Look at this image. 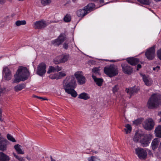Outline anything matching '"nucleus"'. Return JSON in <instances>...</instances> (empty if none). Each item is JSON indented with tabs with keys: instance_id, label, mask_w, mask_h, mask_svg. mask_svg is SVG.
I'll return each instance as SVG.
<instances>
[{
	"instance_id": "bf43d9fd",
	"label": "nucleus",
	"mask_w": 161,
	"mask_h": 161,
	"mask_svg": "<svg viewBox=\"0 0 161 161\" xmlns=\"http://www.w3.org/2000/svg\"><path fill=\"white\" fill-rule=\"evenodd\" d=\"M2 111L1 109H0V115H2Z\"/></svg>"
},
{
	"instance_id": "473e14b6",
	"label": "nucleus",
	"mask_w": 161,
	"mask_h": 161,
	"mask_svg": "<svg viewBox=\"0 0 161 161\" xmlns=\"http://www.w3.org/2000/svg\"><path fill=\"white\" fill-rule=\"evenodd\" d=\"M13 154L15 158L18 159L20 161H25V159L23 158V157L16 155L14 153H13Z\"/></svg>"
},
{
	"instance_id": "052dcab7",
	"label": "nucleus",
	"mask_w": 161,
	"mask_h": 161,
	"mask_svg": "<svg viewBox=\"0 0 161 161\" xmlns=\"http://www.w3.org/2000/svg\"><path fill=\"white\" fill-rule=\"evenodd\" d=\"M159 147L161 148V141L160 143V145L159 146Z\"/></svg>"
},
{
	"instance_id": "6e6552de",
	"label": "nucleus",
	"mask_w": 161,
	"mask_h": 161,
	"mask_svg": "<svg viewBox=\"0 0 161 161\" xmlns=\"http://www.w3.org/2000/svg\"><path fill=\"white\" fill-rule=\"evenodd\" d=\"M135 153L141 159H145L147 156L146 150L141 147H137L135 149Z\"/></svg>"
},
{
	"instance_id": "8fccbe9b",
	"label": "nucleus",
	"mask_w": 161,
	"mask_h": 161,
	"mask_svg": "<svg viewBox=\"0 0 161 161\" xmlns=\"http://www.w3.org/2000/svg\"><path fill=\"white\" fill-rule=\"evenodd\" d=\"M77 15L79 17H80V10H78L77 11Z\"/></svg>"
},
{
	"instance_id": "37998d69",
	"label": "nucleus",
	"mask_w": 161,
	"mask_h": 161,
	"mask_svg": "<svg viewBox=\"0 0 161 161\" xmlns=\"http://www.w3.org/2000/svg\"><path fill=\"white\" fill-rule=\"evenodd\" d=\"M82 72L81 71V74ZM86 82V79L85 77L82 75L81 74V85L85 83Z\"/></svg>"
},
{
	"instance_id": "20e7f679",
	"label": "nucleus",
	"mask_w": 161,
	"mask_h": 161,
	"mask_svg": "<svg viewBox=\"0 0 161 161\" xmlns=\"http://www.w3.org/2000/svg\"><path fill=\"white\" fill-rule=\"evenodd\" d=\"M104 72L108 77L111 78L117 75L119 72L118 68L114 64L104 67Z\"/></svg>"
},
{
	"instance_id": "b1692460",
	"label": "nucleus",
	"mask_w": 161,
	"mask_h": 161,
	"mask_svg": "<svg viewBox=\"0 0 161 161\" xmlns=\"http://www.w3.org/2000/svg\"><path fill=\"white\" fill-rule=\"evenodd\" d=\"M154 132L156 137L161 138V125H158L156 127Z\"/></svg>"
},
{
	"instance_id": "3c124183",
	"label": "nucleus",
	"mask_w": 161,
	"mask_h": 161,
	"mask_svg": "<svg viewBox=\"0 0 161 161\" xmlns=\"http://www.w3.org/2000/svg\"><path fill=\"white\" fill-rule=\"evenodd\" d=\"M142 67V66L140 64H138L137 65V68L136 70H138L139 69L141 68Z\"/></svg>"
},
{
	"instance_id": "2eb2a0df",
	"label": "nucleus",
	"mask_w": 161,
	"mask_h": 161,
	"mask_svg": "<svg viewBox=\"0 0 161 161\" xmlns=\"http://www.w3.org/2000/svg\"><path fill=\"white\" fill-rule=\"evenodd\" d=\"M139 90V89H138L137 87L134 86L133 87L126 88L125 91L130 96L129 97L130 98L132 95L136 93Z\"/></svg>"
},
{
	"instance_id": "0eeeda50",
	"label": "nucleus",
	"mask_w": 161,
	"mask_h": 161,
	"mask_svg": "<svg viewBox=\"0 0 161 161\" xmlns=\"http://www.w3.org/2000/svg\"><path fill=\"white\" fill-rule=\"evenodd\" d=\"M94 4L92 3H89L87 6L84 7V9H81V19L85 15L93 11L95 8Z\"/></svg>"
},
{
	"instance_id": "f03ea898",
	"label": "nucleus",
	"mask_w": 161,
	"mask_h": 161,
	"mask_svg": "<svg viewBox=\"0 0 161 161\" xmlns=\"http://www.w3.org/2000/svg\"><path fill=\"white\" fill-rule=\"evenodd\" d=\"M29 75L30 73L26 68L20 66L14 75L15 79L13 83H18L21 81H24L28 78Z\"/></svg>"
},
{
	"instance_id": "e2e57ef3",
	"label": "nucleus",
	"mask_w": 161,
	"mask_h": 161,
	"mask_svg": "<svg viewBox=\"0 0 161 161\" xmlns=\"http://www.w3.org/2000/svg\"><path fill=\"white\" fill-rule=\"evenodd\" d=\"M149 153H151V154H152V153H151V151H150V150H149Z\"/></svg>"
},
{
	"instance_id": "cd10ccee",
	"label": "nucleus",
	"mask_w": 161,
	"mask_h": 161,
	"mask_svg": "<svg viewBox=\"0 0 161 161\" xmlns=\"http://www.w3.org/2000/svg\"><path fill=\"white\" fill-rule=\"evenodd\" d=\"M75 76L79 84H80V71H78L76 72L75 74Z\"/></svg>"
},
{
	"instance_id": "9b49d317",
	"label": "nucleus",
	"mask_w": 161,
	"mask_h": 161,
	"mask_svg": "<svg viewBox=\"0 0 161 161\" xmlns=\"http://www.w3.org/2000/svg\"><path fill=\"white\" fill-rule=\"evenodd\" d=\"M121 66L123 72L125 74L131 75L133 71V69L127 64H122Z\"/></svg>"
},
{
	"instance_id": "aec40b11",
	"label": "nucleus",
	"mask_w": 161,
	"mask_h": 161,
	"mask_svg": "<svg viewBox=\"0 0 161 161\" xmlns=\"http://www.w3.org/2000/svg\"><path fill=\"white\" fill-rule=\"evenodd\" d=\"M159 142L160 140L158 138L154 139L152 141L151 146L153 150L155 151L156 149L158 148Z\"/></svg>"
},
{
	"instance_id": "5fc2aeb1",
	"label": "nucleus",
	"mask_w": 161,
	"mask_h": 161,
	"mask_svg": "<svg viewBox=\"0 0 161 161\" xmlns=\"http://www.w3.org/2000/svg\"><path fill=\"white\" fill-rule=\"evenodd\" d=\"M118 61L117 60H110V62H114Z\"/></svg>"
},
{
	"instance_id": "72a5a7b5",
	"label": "nucleus",
	"mask_w": 161,
	"mask_h": 161,
	"mask_svg": "<svg viewBox=\"0 0 161 161\" xmlns=\"http://www.w3.org/2000/svg\"><path fill=\"white\" fill-rule=\"evenodd\" d=\"M64 19L65 22H69L71 20V16L69 14H67L64 18Z\"/></svg>"
},
{
	"instance_id": "4c0bfd02",
	"label": "nucleus",
	"mask_w": 161,
	"mask_h": 161,
	"mask_svg": "<svg viewBox=\"0 0 161 161\" xmlns=\"http://www.w3.org/2000/svg\"><path fill=\"white\" fill-rule=\"evenodd\" d=\"M58 79H60L63 77L66 76V74L64 72H60L58 73Z\"/></svg>"
},
{
	"instance_id": "2f4dec72",
	"label": "nucleus",
	"mask_w": 161,
	"mask_h": 161,
	"mask_svg": "<svg viewBox=\"0 0 161 161\" xmlns=\"http://www.w3.org/2000/svg\"><path fill=\"white\" fill-rule=\"evenodd\" d=\"M56 72L55 67L50 66L48 68L47 73L48 74H50L52 72Z\"/></svg>"
},
{
	"instance_id": "6ab92c4d",
	"label": "nucleus",
	"mask_w": 161,
	"mask_h": 161,
	"mask_svg": "<svg viewBox=\"0 0 161 161\" xmlns=\"http://www.w3.org/2000/svg\"><path fill=\"white\" fill-rule=\"evenodd\" d=\"M92 77L96 84L99 86H101L103 82V80L102 78H97L96 76L92 75Z\"/></svg>"
},
{
	"instance_id": "49530a36",
	"label": "nucleus",
	"mask_w": 161,
	"mask_h": 161,
	"mask_svg": "<svg viewBox=\"0 0 161 161\" xmlns=\"http://www.w3.org/2000/svg\"><path fill=\"white\" fill-rule=\"evenodd\" d=\"M33 97H36V98H39L40 99H41L42 100H47V98L45 97H38V96H34Z\"/></svg>"
},
{
	"instance_id": "7c9ffc66",
	"label": "nucleus",
	"mask_w": 161,
	"mask_h": 161,
	"mask_svg": "<svg viewBox=\"0 0 161 161\" xmlns=\"http://www.w3.org/2000/svg\"><path fill=\"white\" fill-rule=\"evenodd\" d=\"M141 3L144 5H149L151 3L150 0H137Z\"/></svg>"
},
{
	"instance_id": "79ce46f5",
	"label": "nucleus",
	"mask_w": 161,
	"mask_h": 161,
	"mask_svg": "<svg viewBox=\"0 0 161 161\" xmlns=\"http://www.w3.org/2000/svg\"><path fill=\"white\" fill-rule=\"evenodd\" d=\"M157 53L158 58L161 61V48L157 51Z\"/></svg>"
},
{
	"instance_id": "f704fd0d",
	"label": "nucleus",
	"mask_w": 161,
	"mask_h": 161,
	"mask_svg": "<svg viewBox=\"0 0 161 161\" xmlns=\"http://www.w3.org/2000/svg\"><path fill=\"white\" fill-rule=\"evenodd\" d=\"M51 3V0H41V3L42 4L45 6Z\"/></svg>"
},
{
	"instance_id": "ddd939ff",
	"label": "nucleus",
	"mask_w": 161,
	"mask_h": 161,
	"mask_svg": "<svg viewBox=\"0 0 161 161\" xmlns=\"http://www.w3.org/2000/svg\"><path fill=\"white\" fill-rule=\"evenodd\" d=\"M3 78L6 80H10L11 79L12 75L11 71L7 67H3Z\"/></svg>"
},
{
	"instance_id": "1a4fd4ad",
	"label": "nucleus",
	"mask_w": 161,
	"mask_h": 161,
	"mask_svg": "<svg viewBox=\"0 0 161 161\" xmlns=\"http://www.w3.org/2000/svg\"><path fill=\"white\" fill-rule=\"evenodd\" d=\"M152 139V136L150 134H143L140 143L143 147H146L149 145Z\"/></svg>"
},
{
	"instance_id": "7ed1b4c3",
	"label": "nucleus",
	"mask_w": 161,
	"mask_h": 161,
	"mask_svg": "<svg viewBox=\"0 0 161 161\" xmlns=\"http://www.w3.org/2000/svg\"><path fill=\"white\" fill-rule=\"evenodd\" d=\"M160 104L161 95L159 93H154L149 98L147 106L149 109H154L158 107Z\"/></svg>"
},
{
	"instance_id": "4be33fe9",
	"label": "nucleus",
	"mask_w": 161,
	"mask_h": 161,
	"mask_svg": "<svg viewBox=\"0 0 161 161\" xmlns=\"http://www.w3.org/2000/svg\"><path fill=\"white\" fill-rule=\"evenodd\" d=\"M21 146L19 144H17L15 145L14 148L17 152V153L19 154H23L25 152L24 151L21 149Z\"/></svg>"
},
{
	"instance_id": "393cba45",
	"label": "nucleus",
	"mask_w": 161,
	"mask_h": 161,
	"mask_svg": "<svg viewBox=\"0 0 161 161\" xmlns=\"http://www.w3.org/2000/svg\"><path fill=\"white\" fill-rule=\"evenodd\" d=\"M144 134H142L138 133H136L133 138V141L136 142H138L139 140L140 142L142 137L143 136Z\"/></svg>"
},
{
	"instance_id": "a18cd8bd",
	"label": "nucleus",
	"mask_w": 161,
	"mask_h": 161,
	"mask_svg": "<svg viewBox=\"0 0 161 161\" xmlns=\"http://www.w3.org/2000/svg\"><path fill=\"white\" fill-rule=\"evenodd\" d=\"M55 68L56 72L60 71L61 70L63 69V68L62 66H59L58 65H57L55 66Z\"/></svg>"
},
{
	"instance_id": "c756f323",
	"label": "nucleus",
	"mask_w": 161,
	"mask_h": 161,
	"mask_svg": "<svg viewBox=\"0 0 161 161\" xmlns=\"http://www.w3.org/2000/svg\"><path fill=\"white\" fill-rule=\"evenodd\" d=\"M16 25L18 26L21 25H25L26 24V22L25 20H18L15 22Z\"/></svg>"
},
{
	"instance_id": "6e6d98bb",
	"label": "nucleus",
	"mask_w": 161,
	"mask_h": 161,
	"mask_svg": "<svg viewBox=\"0 0 161 161\" xmlns=\"http://www.w3.org/2000/svg\"><path fill=\"white\" fill-rule=\"evenodd\" d=\"M2 115H0V120L1 121H3V120L2 119Z\"/></svg>"
},
{
	"instance_id": "4468645a",
	"label": "nucleus",
	"mask_w": 161,
	"mask_h": 161,
	"mask_svg": "<svg viewBox=\"0 0 161 161\" xmlns=\"http://www.w3.org/2000/svg\"><path fill=\"white\" fill-rule=\"evenodd\" d=\"M47 25V23L46 21L42 20L34 22L33 26L35 28L40 29L46 27Z\"/></svg>"
},
{
	"instance_id": "13d9d810",
	"label": "nucleus",
	"mask_w": 161,
	"mask_h": 161,
	"mask_svg": "<svg viewBox=\"0 0 161 161\" xmlns=\"http://www.w3.org/2000/svg\"><path fill=\"white\" fill-rule=\"evenodd\" d=\"M50 158L51 159V161H52V160H55L54 159H53V158H52V157L51 156H50Z\"/></svg>"
},
{
	"instance_id": "58836bf2",
	"label": "nucleus",
	"mask_w": 161,
	"mask_h": 161,
	"mask_svg": "<svg viewBox=\"0 0 161 161\" xmlns=\"http://www.w3.org/2000/svg\"><path fill=\"white\" fill-rule=\"evenodd\" d=\"M142 120L141 119H138L133 121V124L136 125H138L142 123Z\"/></svg>"
},
{
	"instance_id": "f8f14e48",
	"label": "nucleus",
	"mask_w": 161,
	"mask_h": 161,
	"mask_svg": "<svg viewBox=\"0 0 161 161\" xmlns=\"http://www.w3.org/2000/svg\"><path fill=\"white\" fill-rule=\"evenodd\" d=\"M46 64L44 63H42L39 64L37 69V74L40 76H42L46 72Z\"/></svg>"
},
{
	"instance_id": "c85d7f7f",
	"label": "nucleus",
	"mask_w": 161,
	"mask_h": 161,
	"mask_svg": "<svg viewBox=\"0 0 161 161\" xmlns=\"http://www.w3.org/2000/svg\"><path fill=\"white\" fill-rule=\"evenodd\" d=\"M90 98L89 95L85 92L81 93V99L86 100Z\"/></svg>"
},
{
	"instance_id": "603ef678",
	"label": "nucleus",
	"mask_w": 161,
	"mask_h": 161,
	"mask_svg": "<svg viewBox=\"0 0 161 161\" xmlns=\"http://www.w3.org/2000/svg\"><path fill=\"white\" fill-rule=\"evenodd\" d=\"M6 139H3V137L2 136L1 134L0 133V142H1L2 141H3L4 140H5Z\"/></svg>"
},
{
	"instance_id": "680f3d73",
	"label": "nucleus",
	"mask_w": 161,
	"mask_h": 161,
	"mask_svg": "<svg viewBox=\"0 0 161 161\" xmlns=\"http://www.w3.org/2000/svg\"><path fill=\"white\" fill-rule=\"evenodd\" d=\"M80 97H81V96H80V94H79L78 96V97L79 98H80Z\"/></svg>"
},
{
	"instance_id": "412c9836",
	"label": "nucleus",
	"mask_w": 161,
	"mask_h": 161,
	"mask_svg": "<svg viewBox=\"0 0 161 161\" xmlns=\"http://www.w3.org/2000/svg\"><path fill=\"white\" fill-rule=\"evenodd\" d=\"M7 141L6 140L0 142V150L5 151L7 150Z\"/></svg>"
},
{
	"instance_id": "5701e85b",
	"label": "nucleus",
	"mask_w": 161,
	"mask_h": 161,
	"mask_svg": "<svg viewBox=\"0 0 161 161\" xmlns=\"http://www.w3.org/2000/svg\"><path fill=\"white\" fill-rule=\"evenodd\" d=\"M10 160L9 157L3 153L0 152V161H9Z\"/></svg>"
},
{
	"instance_id": "c03bdc74",
	"label": "nucleus",
	"mask_w": 161,
	"mask_h": 161,
	"mask_svg": "<svg viewBox=\"0 0 161 161\" xmlns=\"http://www.w3.org/2000/svg\"><path fill=\"white\" fill-rule=\"evenodd\" d=\"M92 72L94 73H97L98 72L99 69L98 68L95 67L92 69Z\"/></svg>"
},
{
	"instance_id": "e433bc0d",
	"label": "nucleus",
	"mask_w": 161,
	"mask_h": 161,
	"mask_svg": "<svg viewBox=\"0 0 161 161\" xmlns=\"http://www.w3.org/2000/svg\"><path fill=\"white\" fill-rule=\"evenodd\" d=\"M49 77L50 78L53 79H59L58 73L54 74L53 75H50Z\"/></svg>"
},
{
	"instance_id": "4d7b16f0",
	"label": "nucleus",
	"mask_w": 161,
	"mask_h": 161,
	"mask_svg": "<svg viewBox=\"0 0 161 161\" xmlns=\"http://www.w3.org/2000/svg\"><path fill=\"white\" fill-rule=\"evenodd\" d=\"M156 2H159L161 1V0H154Z\"/></svg>"
},
{
	"instance_id": "423d86ee",
	"label": "nucleus",
	"mask_w": 161,
	"mask_h": 161,
	"mask_svg": "<svg viewBox=\"0 0 161 161\" xmlns=\"http://www.w3.org/2000/svg\"><path fill=\"white\" fill-rule=\"evenodd\" d=\"M143 125L145 129L147 130H151L153 128L155 123L152 119L148 118L144 121Z\"/></svg>"
},
{
	"instance_id": "dca6fc26",
	"label": "nucleus",
	"mask_w": 161,
	"mask_h": 161,
	"mask_svg": "<svg viewBox=\"0 0 161 161\" xmlns=\"http://www.w3.org/2000/svg\"><path fill=\"white\" fill-rule=\"evenodd\" d=\"M65 35L64 34H61L57 39L53 41L52 43L54 46H58L61 44L65 39Z\"/></svg>"
},
{
	"instance_id": "f3484780",
	"label": "nucleus",
	"mask_w": 161,
	"mask_h": 161,
	"mask_svg": "<svg viewBox=\"0 0 161 161\" xmlns=\"http://www.w3.org/2000/svg\"><path fill=\"white\" fill-rule=\"evenodd\" d=\"M126 60L128 64L132 66L136 65L140 62L138 58L134 57L128 58Z\"/></svg>"
},
{
	"instance_id": "a878e982",
	"label": "nucleus",
	"mask_w": 161,
	"mask_h": 161,
	"mask_svg": "<svg viewBox=\"0 0 161 161\" xmlns=\"http://www.w3.org/2000/svg\"><path fill=\"white\" fill-rule=\"evenodd\" d=\"M25 87V85L23 84L18 85L14 87V89L15 91L18 92L19 91Z\"/></svg>"
},
{
	"instance_id": "39448f33",
	"label": "nucleus",
	"mask_w": 161,
	"mask_h": 161,
	"mask_svg": "<svg viewBox=\"0 0 161 161\" xmlns=\"http://www.w3.org/2000/svg\"><path fill=\"white\" fill-rule=\"evenodd\" d=\"M69 58V55L67 54H62L55 57L53 59V62L57 64L64 63L67 62Z\"/></svg>"
},
{
	"instance_id": "c9c22d12",
	"label": "nucleus",
	"mask_w": 161,
	"mask_h": 161,
	"mask_svg": "<svg viewBox=\"0 0 161 161\" xmlns=\"http://www.w3.org/2000/svg\"><path fill=\"white\" fill-rule=\"evenodd\" d=\"M7 138L9 140L13 142H16V140L15 139L9 134H8L7 135Z\"/></svg>"
},
{
	"instance_id": "69168bd1",
	"label": "nucleus",
	"mask_w": 161,
	"mask_h": 161,
	"mask_svg": "<svg viewBox=\"0 0 161 161\" xmlns=\"http://www.w3.org/2000/svg\"><path fill=\"white\" fill-rule=\"evenodd\" d=\"M149 153V154H151V153Z\"/></svg>"
},
{
	"instance_id": "de8ad7c7",
	"label": "nucleus",
	"mask_w": 161,
	"mask_h": 161,
	"mask_svg": "<svg viewBox=\"0 0 161 161\" xmlns=\"http://www.w3.org/2000/svg\"><path fill=\"white\" fill-rule=\"evenodd\" d=\"M159 69L160 67L158 66H157L156 67L153 68V70H155L157 71H158L159 70Z\"/></svg>"
},
{
	"instance_id": "a19ab883",
	"label": "nucleus",
	"mask_w": 161,
	"mask_h": 161,
	"mask_svg": "<svg viewBox=\"0 0 161 161\" xmlns=\"http://www.w3.org/2000/svg\"><path fill=\"white\" fill-rule=\"evenodd\" d=\"M89 161H100V160L94 157H92L91 158H88Z\"/></svg>"
},
{
	"instance_id": "864d4df0",
	"label": "nucleus",
	"mask_w": 161,
	"mask_h": 161,
	"mask_svg": "<svg viewBox=\"0 0 161 161\" xmlns=\"http://www.w3.org/2000/svg\"><path fill=\"white\" fill-rule=\"evenodd\" d=\"M5 2V0H0V4H3Z\"/></svg>"
},
{
	"instance_id": "338daca9",
	"label": "nucleus",
	"mask_w": 161,
	"mask_h": 161,
	"mask_svg": "<svg viewBox=\"0 0 161 161\" xmlns=\"http://www.w3.org/2000/svg\"><path fill=\"white\" fill-rule=\"evenodd\" d=\"M55 161V160H52V161Z\"/></svg>"
},
{
	"instance_id": "f257e3e1",
	"label": "nucleus",
	"mask_w": 161,
	"mask_h": 161,
	"mask_svg": "<svg viewBox=\"0 0 161 161\" xmlns=\"http://www.w3.org/2000/svg\"><path fill=\"white\" fill-rule=\"evenodd\" d=\"M63 87L65 92L70 95L72 97H75L77 95L76 92L74 90L76 84L75 78L72 76H67L64 80L63 83Z\"/></svg>"
},
{
	"instance_id": "0e129e2a",
	"label": "nucleus",
	"mask_w": 161,
	"mask_h": 161,
	"mask_svg": "<svg viewBox=\"0 0 161 161\" xmlns=\"http://www.w3.org/2000/svg\"><path fill=\"white\" fill-rule=\"evenodd\" d=\"M160 121H161V118H160Z\"/></svg>"
},
{
	"instance_id": "a211bd4d",
	"label": "nucleus",
	"mask_w": 161,
	"mask_h": 161,
	"mask_svg": "<svg viewBox=\"0 0 161 161\" xmlns=\"http://www.w3.org/2000/svg\"><path fill=\"white\" fill-rule=\"evenodd\" d=\"M141 75L145 85L147 86H150L152 85L153 82L152 79L148 78L144 74H141Z\"/></svg>"
},
{
	"instance_id": "bb28decb",
	"label": "nucleus",
	"mask_w": 161,
	"mask_h": 161,
	"mask_svg": "<svg viewBox=\"0 0 161 161\" xmlns=\"http://www.w3.org/2000/svg\"><path fill=\"white\" fill-rule=\"evenodd\" d=\"M125 128L124 129V130L125 131L126 134H128L130 133L132 130V127L131 125L129 124H127L125 126Z\"/></svg>"
},
{
	"instance_id": "ea45409f",
	"label": "nucleus",
	"mask_w": 161,
	"mask_h": 161,
	"mask_svg": "<svg viewBox=\"0 0 161 161\" xmlns=\"http://www.w3.org/2000/svg\"><path fill=\"white\" fill-rule=\"evenodd\" d=\"M119 89V85H115L113 88V92L114 93L117 92Z\"/></svg>"
},
{
	"instance_id": "9d476101",
	"label": "nucleus",
	"mask_w": 161,
	"mask_h": 161,
	"mask_svg": "<svg viewBox=\"0 0 161 161\" xmlns=\"http://www.w3.org/2000/svg\"><path fill=\"white\" fill-rule=\"evenodd\" d=\"M155 55V46H153L147 49L145 53L147 58L149 60H153Z\"/></svg>"
},
{
	"instance_id": "09e8293b",
	"label": "nucleus",
	"mask_w": 161,
	"mask_h": 161,
	"mask_svg": "<svg viewBox=\"0 0 161 161\" xmlns=\"http://www.w3.org/2000/svg\"><path fill=\"white\" fill-rule=\"evenodd\" d=\"M63 47L65 49H67L68 47V44L66 43H64V44Z\"/></svg>"
},
{
	"instance_id": "774afa93",
	"label": "nucleus",
	"mask_w": 161,
	"mask_h": 161,
	"mask_svg": "<svg viewBox=\"0 0 161 161\" xmlns=\"http://www.w3.org/2000/svg\"><path fill=\"white\" fill-rule=\"evenodd\" d=\"M81 53H83L81 51Z\"/></svg>"
}]
</instances>
